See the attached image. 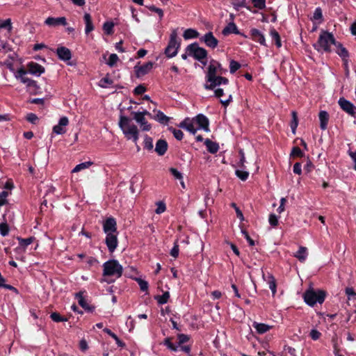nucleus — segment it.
I'll return each mask as SVG.
<instances>
[{
    "label": "nucleus",
    "mask_w": 356,
    "mask_h": 356,
    "mask_svg": "<svg viewBox=\"0 0 356 356\" xmlns=\"http://www.w3.org/2000/svg\"><path fill=\"white\" fill-rule=\"evenodd\" d=\"M118 125L127 140H131L137 145L139 139V130L137 126L133 123L131 119L121 115Z\"/></svg>",
    "instance_id": "obj_1"
},
{
    "label": "nucleus",
    "mask_w": 356,
    "mask_h": 356,
    "mask_svg": "<svg viewBox=\"0 0 356 356\" xmlns=\"http://www.w3.org/2000/svg\"><path fill=\"white\" fill-rule=\"evenodd\" d=\"M334 35L326 31H321L318 39L313 44L314 48L319 53H330L332 51V46L336 44Z\"/></svg>",
    "instance_id": "obj_2"
},
{
    "label": "nucleus",
    "mask_w": 356,
    "mask_h": 356,
    "mask_svg": "<svg viewBox=\"0 0 356 356\" xmlns=\"http://www.w3.org/2000/svg\"><path fill=\"white\" fill-rule=\"evenodd\" d=\"M103 275L119 278L122 274V266L117 260H109L103 264Z\"/></svg>",
    "instance_id": "obj_3"
},
{
    "label": "nucleus",
    "mask_w": 356,
    "mask_h": 356,
    "mask_svg": "<svg viewBox=\"0 0 356 356\" xmlns=\"http://www.w3.org/2000/svg\"><path fill=\"white\" fill-rule=\"evenodd\" d=\"M186 51L189 56L199 60L204 65L206 64V61H204V60L207 57V51L203 47H200L197 42L188 45L186 48Z\"/></svg>",
    "instance_id": "obj_4"
},
{
    "label": "nucleus",
    "mask_w": 356,
    "mask_h": 356,
    "mask_svg": "<svg viewBox=\"0 0 356 356\" xmlns=\"http://www.w3.org/2000/svg\"><path fill=\"white\" fill-rule=\"evenodd\" d=\"M325 294L324 291L318 290L314 291L313 289L307 290L304 293V300L309 306H314L316 303H323L325 300Z\"/></svg>",
    "instance_id": "obj_5"
},
{
    "label": "nucleus",
    "mask_w": 356,
    "mask_h": 356,
    "mask_svg": "<svg viewBox=\"0 0 356 356\" xmlns=\"http://www.w3.org/2000/svg\"><path fill=\"white\" fill-rule=\"evenodd\" d=\"M180 47V42L178 40L177 33L174 30L170 36V40L167 47L165 49V54L169 58L175 57Z\"/></svg>",
    "instance_id": "obj_6"
},
{
    "label": "nucleus",
    "mask_w": 356,
    "mask_h": 356,
    "mask_svg": "<svg viewBox=\"0 0 356 356\" xmlns=\"http://www.w3.org/2000/svg\"><path fill=\"white\" fill-rule=\"evenodd\" d=\"M338 104L340 108L350 116L356 118V106L343 97L339 98Z\"/></svg>",
    "instance_id": "obj_7"
},
{
    "label": "nucleus",
    "mask_w": 356,
    "mask_h": 356,
    "mask_svg": "<svg viewBox=\"0 0 356 356\" xmlns=\"http://www.w3.org/2000/svg\"><path fill=\"white\" fill-rule=\"evenodd\" d=\"M229 82L227 78L222 77L221 76H215L213 77L212 80L206 81V83L204 84V88L207 90H213L216 86L222 85V84H227Z\"/></svg>",
    "instance_id": "obj_8"
},
{
    "label": "nucleus",
    "mask_w": 356,
    "mask_h": 356,
    "mask_svg": "<svg viewBox=\"0 0 356 356\" xmlns=\"http://www.w3.org/2000/svg\"><path fill=\"white\" fill-rule=\"evenodd\" d=\"M154 63L149 61L142 65H136L134 67V72L136 77L140 78L148 74L153 68Z\"/></svg>",
    "instance_id": "obj_9"
},
{
    "label": "nucleus",
    "mask_w": 356,
    "mask_h": 356,
    "mask_svg": "<svg viewBox=\"0 0 356 356\" xmlns=\"http://www.w3.org/2000/svg\"><path fill=\"white\" fill-rule=\"evenodd\" d=\"M221 70V65L216 61L211 60L208 67V70L206 74V81H210L213 79V77L216 76L218 71Z\"/></svg>",
    "instance_id": "obj_10"
},
{
    "label": "nucleus",
    "mask_w": 356,
    "mask_h": 356,
    "mask_svg": "<svg viewBox=\"0 0 356 356\" xmlns=\"http://www.w3.org/2000/svg\"><path fill=\"white\" fill-rule=\"evenodd\" d=\"M202 42L209 48L214 49L218 44V40L215 38L212 32H208L200 38Z\"/></svg>",
    "instance_id": "obj_11"
},
{
    "label": "nucleus",
    "mask_w": 356,
    "mask_h": 356,
    "mask_svg": "<svg viewBox=\"0 0 356 356\" xmlns=\"http://www.w3.org/2000/svg\"><path fill=\"white\" fill-rule=\"evenodd\" d=\"M179 127L189 131L190 133L195 134L197 130H200L197 124L195 123L194 118H186L184 121H182Z\"/></svg>",
    "instance_id": "obj_12"
},
{
    "label": "nucleus",
    "mask_w": 356,
    "mask_h": 356,
    "mask_svg": "<svg viewBox=\"0 0 356 356\" xmlns=\"http://www.w3.org/2000/svg\"><path fill=\"white\" fill-rule=\"evenodd\" d=\"M26 67L27 72L35 76H40L45 72V69L43 66L35 62L27 63Z\"/></svg>",
    "instance_id": "obj_13"
},
{
    "label": "nucleus",
    "mask_w": 356,
    "mask_h": 356,
    "mask_svg": "<svg viewBox=\"0 0 356 356\" xmlns=\"http://www.w3.org/2000/svg\"><path fill=\"white\" fill-rule=\"evenodd\" d=\"M44 24L49 27H56L58 26H66L67 19L65 17H49L44 21Z\"/></svg>",
    "instance_id": "obj_14"
},
{
    "label": "nucleus",
    "mask_w": 356,
    "mask_h": 356,
    "mask_svg": "<svg viewBox=\"0 0 356 356\" xmlns=\"http://www.w3.org/2000/svg\"><path fill=\"white\" fill-rule=\"evenodd\" d=\"M69 124V120L67 117H62L58 121V124L54 126L53 133L57 135L64 134L66 132V127Z\"/></svg>",
    "instance_id": "obj_15"
},
{
    "label": "nucleus",
    "mask_w": 356,
    "mask_h": 356,
    "mask_svg": "<svg viewBox=\"0 0 356 356\" xmlns=\"http://www.w3.org/2000/svg\"><path fill=\"white\" fill-rule=\"evenodd\" d=\"M106 234V244L108 247L109 252H113L118 244L117 233H110Z\"/></svg>",
    "instance_id": "obj_16"
},
{
    "label": "nucleus",
    "mask_w": 356,
    "mask_h": 356,
    "mask_svg": "<svg viewBox=\"0 0 356 356\" xmlns=\"http://www.w3.org/2000/svg\"><path fill=\"white\" fill-rule=\"evenodd\" d=\"M105 234L117 233L116 221L113 218H107L103 224Z\"/></svg>",
    "instance_id": "obj_17"
},
{
    "label": "nucleus",
    "mask_w": 356,
    "mask_h": 356,
    "mask_svg": "<svg viewBox=\"0 0 356 356\" xmlns=\"http://www.w3.org/2000/svg\"><path fill=\"white\" fill-rule=\"evenodd\" d=\"M134 119L140 125V129L143 131H149L151 129L150 124L146 120V119L140 113H133Z\"/></svg>",
    "instance_id": "obj_18"
},
{
    "label": "nucleus",
    "mask_w": 356,
    "mask_h": 356,
    "mask_svg": "<svg viewBox=\"0 0 356 356\" xmlns=\"http://www.w3.org/2000/svg\"><path fill=\"white\" fill-rule=\"evenodd\" d=\"M194 119L199 129H203L205 131H209V120L205 115L199 114Z\"/></svg>",
    "instance_id": "obj_19"
},
{
    "label": "nucleus",
    "mask_w": 356,
    "mask_h": 356,
    "mask_svg": "<svg viewBox=\"0 0 356 356\" xmlns=\"http://www.w3.org/2000/svg\"><path fill=\"white\" fill-rule=\"evenodd\" d=\"M251 38L255 42H259L260 44L266 46V39L264 34L257 29H252L250 30Z\"/></svg>",
    "instance_id": "obj_20"
},
{
    "label": "nucleus",
    "mask_w": 356,
    "mask_h": 356,
    "mask_svg": "<svg viewBox=\"0 0 356 356\" xmlns=\"http://www.w3.org/2000/svg\"><path fill=\"white\" fill-rule=\"evenodd\" d=\"M27 73V71L23 68H20L17 70L15 76L17 79H19L22 83L26 84V86L28 83H34V80L31 79L26 76Z\"/></svg>",
    "instance_id": "obj_21"
},
{
    "label": "nucleus",
    "mask_w": 356,
    "mask_h": 356,
    "mask_svg": "<svg viewBox=\"0 0 356 356\" xmlns=\"http://www.w3.org/2000/svg\"><path fill=\"white\" fill-rule=\"evenodd\" d=\"M27 73V71L23 68H20L17 70L15 76L17 79H19L22 83L26 84V86L28 83H34V80L31 79L26 76Z\"/></svg>",
    "instance_id": "obj_22"
},
{
    "label": "nucleus",
    "mask_w": 356,
    "mask_h": 356,
    "mask_svg": "<svg viewBox=\"0 0 356 356\" xmlns=\"http://www.w3.org/2000/svg\"><path fill=\"white\" fill-rule=\"evenodd\" d=\"M252 327L255 330L256 332L259 334L266 333L273 328L272 325L266 323H258L254 321L252 325Z\"/></svg>",
    "instance_id": "obj_23"
},
{
    "label": "nucleus",
    "mask_w": 356,
    "mask_h": 356,
    "mask_svg": "<svg viewBox=\"0 0 356 356\" xmlns=\"http://www.w3.org/2000/svg\"><path fill=\"white\" fill-rule=\"evenodd\" d=\"M222 33L224 35H227L230 33H235V34L241 35L244 38H247V36L245 34L241 33L238 31L236 25L234 22H231V23L228 24V25L224 28Z\"/></svg>",
    "instance_id": "obj_24"
},
{
    "label": "nucleus",
    "mask_w": 356,
    "mask_h": 356,
    "mask_svg": "<svg viewBox=\"0 0 356 356\" xmlns=\"http://www.w3.org/2000/svg\"><path fill=\"white\" fill-rule=\"evenodd\" d=\"M56 54L60 60L65 61L70 60L72 57L70 49L65 47H58L56 50Z\"/></svg>",
    "instance_id": "obj_25"
},
{
    "label": "nucleus",
    "mask_w": 356,
    "mask_h": 356,
    "mask_svg": "<svg viewBox=\"0 0 356 356\" xmlns=\"http://www.w3.org/2000/svg\"><path fill=\"white\" fill-rule=\"evenodd\" d=\"M168 149V143L164 140H159L156 142V147H155V152L158 154L159 156H163Z\"/></svg>",
    "instance_id": "obj_26"
},
{
    "label": "nucleus",
    "mask_w": 356,
    "mask_h": 356,
    "mask_svg": "<svg viewBox=\"0 0 356 356\" xmlns=\"http://www.w3.org/2000/svg\"><path fill=\"white\" fill-rule=\"evenodd\" d=\"M319 120H320V127L321 129L325 130L327 129L328 120H329V115L325 111H321L318 115Z\"/></svg>",
    "instance_id": "obj_27"
},
{
    "label": "nucleus",
    "mask_w": 356,
    "mask_h": 356,
    "mask_svg": "<svg viewBox=\"0 0 356 356\" xmlns=\"http://www.w3.org/2000/svg\"><path fill=\"white\" fill-rule=\"evenodd\" d=\"M263 277L267 282L268 286H269L270 289L271 290L273 295L274 296L277 291H276L277 286H276L275 277H273V275L272 274H270V273L267 275L266 277H265V275H264Z\"/></svg>",
    "instance_id": "obj_28"
},
{
    "label": "nucleus",
    "mask_w": 356,
    "mask_h": 356,
    "mask_svg": "<svg viewBox=\"0 0 356 356\" xmlns=\"http://www.w3.org/2000/svg\"><path fill=\"white\" fill-rule=\"evenodd\" d=\"M334 46L337 48L336 53L341 58H342L343 60H346L349 56L347 49L344 47H343V45L340 42H336Z\"/></svg>",
    "instance_id": "obj_29"
},
{
    "label": "nucleus",
    "mask_w": 356,
    "mask_h": 356,
    "mask_svg": "<svg viewBox=\"0 0 356 356\" xmlns=\"http://www.w3.org/2000/svg\"><path fill=\"white\" fill-rule=\"evenodd\" d=\"M83 19L86 24L85 33L88 34L94 30V26L92 22L91 16L88 13H85Z\"/></svg>",
    "instance_id": "obj_30"
},
{
    "label": "nucleus",
    "mask_w": 356,
    "mask_h": 356,
    "mask_svg": "<svg viewBox=\"0 0 356 356\" xmlns=\"http://www.w3.org/2000/svg\"><path fill=\"white\" fill-rule=\"evenodd\" d=\"M308 256L307 249L305 247H300L299 250L294 254V257H296L300 261L304 262Z\"/></svg>",
    "instance_id": "obj_31"
},
{
    "label": "nucleus",
    "mask_w": 356,
    "mask_h": 356,
    "mask_svg": "<svg viewBox=\"0 0 356 356\" xmlns=\"http://www.w3.org/2000/svg\"><path fill=\"white\" fill-rule=\"evenodd\" d=\"M33 237H29L27 238H17V240L19 241V249H20L22 252H24L26 247L31 244L33 241H34Z\"/></svg>",
    "instance_id": "obj_32"
},
{
    "label": "nucleus",
    "mask_w": 356,
    "mask_h": 356,
    "mask_svg": "<svg viewBox=\"0 0 356 356\" xmlns=\"http://www.w3.org/2000/svg\"><path fill=\"white\" fill-rule=\"evenodd\" d=\"M208 151L212 154H215L218 151L219 146L216 143H214L209 139H207L204 142Z\"/></svg>",
    "instance_id": "obj_33"
},
{
    "label": "nucleus",
    "mask_w": 356,
    "mask_h": 356,
    "mask_svg": "<svg viewBox=\"0 0 356 356\" xmlns=\"http://www.w3.org/2000/svg\"><path fill=\"white\" fill-rule=\"evenodd\" d=\"M199 36V33L193 29H186L183 34V37L185 40L197 38Z\"/></svg>",
    "instance_id": "obj_34"
},
{
    "label": "nucleus",
    "mask_w": 356,
    "mask_h": 356,
    "mask_svg": "<svg viewBox=\"0 0 356 356\" xmlns=\"http://www.w3.org/2000/svg\"><path fill=\"white\" fill-rule=\"evenodd\" d=\"M92 164H93V163L92 161H86V162L79 163V164L76 165L73 168V170H72V173L79 172L83 170L89 168Z\"/></svg>",
    "instance_id": "obj_35"
},
{
    "label": "nucleus",
    "mask_w": 356,
    "mask_h": 356,
    "mask_svg": "<svg viewBox=\"0 0 356 356\" xmlns=\"http://www.w3.org/2000/svg\"><path fill=\"white\" fill-rule=\"evenodd\" d=\"M232 5L236 10H239L241 8H246L251 11V8L245 5V0H232Z\"/></svg>",
    "instance_id": "obj_36"
},
{
    "label": "nucleus",
    "mask_w": 356,
    "mask_h": 356,
    "mask_svg": "<svg viewBox=\"0 0 356 356\" xmlns=\"http://www.w3.org/2000/svg\"><path fill=\"white\" fill-rule=\"evenodd\" d=\"M245 169H236L235 171L236 175L242 181H245L249 177V172Z\"/></svg>",
    "instance_id": "obj_37"
},
{
    "label": "nucleus",
    "mask_w": 356,
    "mask_h": 356,
    "mask_svg": "<svg viewBox=\"0 0 356 356\" xmlns=\"http://www.w3.org/2000/svg\"><path fill=\"white\" fill-rule=\"evenodd\" d=\"M291 115H292V120L291 122V129L293 134H296V130L298 125V120L297 113L293 111L291 113Z\"/></svg>",
    "instance_id": "obj_38"
},
{
    "label": "nucleus",
    "mask_w": 356,
    "mask_h": 356,
    "mask_svg": "<svg viewBox=\"0 0 356 356\" xmlns=\"http://www.w3.org/2000/svg\"><path fill=\"white\" fill-rule=\"evenodd\" d=\"M0 29H5L9 33L11 32L13 29L12 22L10 19H7L6 20L0 19Z\"/></svg>",
    "instance_id": "obj_39"
},
{
    "label": "nucleus",
    "mask_w": 356,
    "mask_h": 356,
    "mask_svg": "<svg viewBox=\"0 0 356 356\" xmlns=\"http://www.w3.org/2000/svg\"><path fill=\"white\" fill-rule=\"evenodd\" d=\"M270 34L273 40L275 41L276 46L278 48L282 46V43L279 33L275 29H271Z\"/></svg>",
    "instance_id": "obj_40"
},
{
    "label": "nucleus",
    "mask_w": 356,
    "mask_h": 356,
    "mask_svg": "<svg viewBox=\"0 0 356 356\" xmlns=\"http://www.w3.org/2000/svg\"><path fill=\"white\" fill-rule=\"evenodd\" d=\"M170 298V293L169 292L166 291L163 293L161 296H158L155 298V299L157 300L158 303L160 305L165 304Z\"/></svg>",
    "instance_id": "obj_41"
},
{
    "label": "nucleus",
    "mask_w": 356,
    "mask_h": 356,
    "mask_svg": "<svg viewBox=\"0 0 356 356\" xmlns=\"http://www.w3.org/2000/svg\"><path fill=\"white\" fill-rule=\"evenodd\" d=\"M154 147L153 140L151 137L145 136L144 138V148L147 150H152Z\"/></svg>",
    "instance_id": "obj_42"
},
{
    "label": "nucleus",
    "mask_w": 356,
    "mask_h": 356,
    "mask_svg": "<svg viewBox=\"0 0 356 356\" xmlns=\"http://www.w3.org/2000/svg\"><path fill=\"white\" fill-rule=\"evenodd\" d=\"M119 60V58L117 54H111L109 56L108 60L106 62V64L110 67H113L116 65L118 61Z\"/></svg>",
    "instance_id": "obj_43"
},
{
    "label": "nucleus",
    "mask_w": 356,
    "mask_h": 356,
    "mask_svg": "<svg viewBox=\"0 0 356 356\" xmlns=\"http://www.w3.org/2000/svg\"><path fill=\"white\" fill-rule=\"evenodd\" d=\"M146 8L149 9L150 11L156 13L159 15L160 19L163 18L164 14L162 9L156 8L153 5L146 6Z\"/></svg>",
    "instance_id": "obj_44"
},
{
    "label": "nucleus",
    "mask_w": 356,
    "mask_h": 356,
    "mask_svg": "<svg viewBox=\"0 0 356 356\" xmlns=\"http://www.w3.org/2000/svg\"><path fill=\"white\" fill-rule=\"evenodd\" d=\"M113 26L114 24L113 22H106L103 24V30L106 34L110 35L113 33Z\"/></svg>",
    "instance_id": "obj_45"
},
{
    "label": "nucleus",
    "mask_w": 356,
    "mask_h": 356,
    "mask_svg": "<svg viewBox=\"0 0 356 356\" xmlns=\"http://www.w3.org/2000/svg\"><path fill=\"white\" fill-rule=\"evenodd\" d=\"M155 119L159 122L165 124L167 123L169 120V118L165 115H164V113H162L161 111L157 112L155 116Z\"/></svg>",
    "instance_id": "obj_46"
},
{
    "label": "nucleus",
    "mask_w": 356,
    "mask_h": 356,
    "mask_svg": "<svg viewBox=\"0 0 356 356\" xmlns=\"http://www.w3.org/2000/svg\"><path fill=\"white\" fill-rule=\"evenodd\" d=\"M169 130L172 133L174 137L176 139H177L178 140H182L184 137V134L181 130L172 127H170Z\"/></svg>",
    "instance_id": "obj_47"
},
{
    "label": "nucleus",
    "mask_w": 356,
    "mask_h": 356,
    "mask_svg": "<svg viewBox=\"0 0 356 356\" xmlns=\"http://www.w3.org/2000/svg\"><path fill=\"white\" fill-rule=\"evenodd\" d=\"M111 84H113V81L108 76H105L99 81V86L102 88H107Z\"/></svg>",
    "instance_id": "obj_48"
},
{
    "label": "nucleus",
    "mask_w": 356,
    "mask_h": 356,
    "mask_svg": "<svg viewBox=\"0 0 356 356\" xmlns=\"http://www.w3.org/2000/svg\"><path fill=\"white\" fill-rule=\"evenodd\" d=\"M50 317L51 320L54 322H65L67 321L66 318L60 316V315L56 312L52 313Z\"/></svg>",
    "instance_id": "obj_49"
},
{
    "label": "nucleus",
    "mask_w": 356,
    "mask_h": 356,
    "mask_svg": "<svg viewBox=\"0 0 356 356\" xmlns=\"http://www.w3.org/2000/svg\"><path fill=\"white\" fill-rule=\"evenodd\" d=\"M79 304L83 308H84L85 309H86L88 311L92 312V310H93V308L90 307L88 305V304L87 303L86 300L81 296L79 297Z\"/></svg>",
    "instance_id": "obj_50"
},
{
    "label": "nucleus",
    "mask_w": 356,
    "mask_h": 356,
    "mask_svg": "<svg viewBox=\"0 0 356 356\" xmlns=\"http://www.w3.org/2000/svg\"><path fill=\"white\" fill-rule=\"evenodd\" d=\"M241 67V65L234 60H232L229 63V71L232 74H234Z\"/></svg>",
    "instance_id": "obj_51"
},
{
    "label": "nucleus",
    "mask_w": 356,
    "mask_h": 356,
    "mask_svg": "<svg viewBox=\"0 0 356 356\" xmlns=\"http://www.w3.org/2000/svg\"><path fill=\"white\" fill-rule=\"evenodd\" d=\"M136 282H138L140 289L143 291H147L148 289V283L145 280H143L140 278H136Z\"/></svg>",
    "instance_id": "obj_52"
},
{
    "label": "nucleus",
    "mask_w": 356,
    "mask_h": 356,
    "mask_svg": "<svg viewBox=\"0 0 356 356\" xmlns=\"http://www.w3.org/2000/svg\"><path fill=\"white\" fill-rule=\"evenodd\" d=\"M254 6L258 9L262 10L266 8V0H252Z\"/></svg>",
    "instance_id": "obj_53"
},
{
    "label": "nucleus",
    "mask_w": 356,
    "mask_h": 356,
    "mask_svg": "<svg viewBox=\"0 0 356 356\" xmlns=\"http://www.w3.org/2000/svg\"><path fill=\"white\" fill-rule=\"evenodd\" d=\"M304 156V153L298 147H293L291 153V156L293 157H302Z\"/></svg>",
    "instance_id": "obj_54"
},
{
    "label": "nucleus",
    "mask_w": 356,
    "mask_h": 356,
    "mask_svg": "<svg viewBox=\"0 0 356 356\" xmlns=\"http://www.w3.org/2000/svg\"><path fill=\"white\" fill-rule=\"evenodd\" d=\"M170 172L172 174V175L177 179L181 180L183 179V175L181 172H180L179 170H177L176 168H170Z\"/></svg>",
    "instance_id": "obj_55"
},
{
    "label": "nucleus",
    "mask_w": 356,
    "mask_h": 356,
    "mask_svg": "<svg viewBox=\"0 0 356 356\" xmlns=\"http://www.w3.org/2000/svg\"><path fill=\"white\" fill-rule=\"evenodd\" d=\"M9 193L6 191L0 193V208L7 203V197Z\"/></svg>",
    "instance_id": "obj_56"
},
{
    "label": "nucleus",
    "mask_w": 356,
    "mask_h": 356,
    "mask_svg": "<svg viewBox=\"0 0 356 356\" xmlns=\"http://www.w3.org/2000/svg\"><path fill=\"white\" fill-rule=\"evenodd\" d=\"M166 209L165 203L163 202H158L156 203V209L155 210L156 213L161 214L163 213Z\"/></svg>",
    "instance_id": "obj_57"
},
{
    "label": "nucleus",
    "mask_w": 356,
    "mask_h": 356,
    "mask_svg": "<svg viewBox=\"0 0 356 356\" xmlns=\"http://www.w3.org/2000/svg\"><path fill=\"white\" fill-rule=\"evenodd\" d=\"M9 228L6 223H0V234L3 236H6L8 234Z\"/></svg>",
    "instance_id": "obj_58"
},
{
    "label": "nucleus",
    "mask_w": 356,
    "mask_h": 356,
    "mask_svg": "<svg viewBox=\"0 0 356 356\" xmlns=\"http://www.w3.org/2000/svg\"><path fill=\"white\" fill-rule=\"evenodd\" d=\"M268 222L273 227H276L278 224V217L273 213L270 214L268 218Z\"/></svg>",
    "instance_id": "obj_59"
},
{
    "label": "nucleus",
    "mask_w": 356,
    "mask_h": 356,
    "mask_svg": "<svg viewBox=\"0 0 356 356\" xmlns=\"http://www.w3.org/2000/svg\"><path fill=\"white\" fill-rule=\"evenodd\" d=\"M177 338L179 339V345H181L187 342L190 339L189 336L184 334H179L177 335Z\"/></svg>",
    "instance_id": "obj_60"
},
{
    "label": "nucleus",
    "mask_w": 356,
    "mask_h": 356,
    "mask_svg": "<svg viewBox=\"0 0 356 356\" xmlns=\"http://www.w3.org/2000/svg\"><path fill=\"white\" fill-rule=\"evenodd\" d=\"M179 245L177 242L175 243L173 248H172L170 251V255L173 257L174 258H177L179 255Z\"/></svg>",
    "instance_id": "obj_61"
},
{
    "label": "nucleus",
    "mask_w": 356,
    "mask_h": 356,
    "mask_svg": "<svg viewBox=\"0 0 356 356\" xmlns=\"http://www.w3.org/2000/svg\"><path fill=\"white\" fill-rule=\"evenodd\" d=\"M346 294L348 296L349 300L356 298V293L352 287H348L346 289Z\"/></svg>",
    "instance_id": "obj_62"
},
{
    "label": "nucleus",
    "mask_w": 356,
    "mask_h": 356,
    "mask_svg": "<svg viewBox=\"0 0 356 356\" xmlns=\"http://www.w3.org/2000/svg\"><path fill=\"white\" fill-rule=\"evenodd\" d=\"M323 17L322 10L320 8H316L313 15V19L314 20L321 19Z\"/></svg>",
    "instance_id": "obj_63"
},
{
    "label": "nucleus",
    "mask_w": 356,
    "mask_h": 356,
    "mask_svg": "<svg viewBox=\"0 0 356 356\" xmlns=\"http://www.w3.org/2000/svg\"><path fill=\"white\" fill-rule=\"evenodd\" d=\"M309 336L313 340H317L321 336V333L316 329H312L310 332Z\"/></svg>",
    "instance_id": "obj_64"
}]
</instances>
